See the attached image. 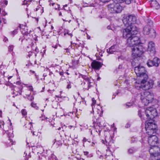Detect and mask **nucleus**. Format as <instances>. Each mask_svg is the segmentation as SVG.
I'll return each instance as SVG.
<instances>
[{"mask_svg": "<svg viewBox=\"0 0 160 160\" xmlns=\"http://www.w3.org/2000/svg\"><path fill=\"white\" fill-rule=\"evenodd\" d=\"M4 124V122H1L0 121V128H3Z\"/></svg>", "mask_w": 160, "mask_h": 160, "instance_id": "obj_32", "label": "nucleus"}, {"mask_svg": "<svg viewBox=\"0 0 160 160\" xmlns=\"http://www.w3.org/2000/svg\"><path fill=\"white\" fill-rule=\"evenodd\" d=\"M71 88V85L70 84H68L67 85V88L68 89L70 88Z\"/></svg>", "mask_w": 160, "mask_h": 160, "instance_id": "obj_42", "label": "nucleus"}, {"mask_svg": "<svg viewBox=\"0 0 160 160\" xmlns=\"http://www.w3.org/2000/svg\"><path fill=\"white\" fill-rule=\"evenodd\" d=\"M119 93H120V90H118L115 93H114V94H115L116 95L118 94Z\"/></svg>", "mask_w": 160, "mask_h": 160, "instance_id": "obj_46", "label": "nucleus"}, {"mask_svg": "<svg viewBox=\"0 0 160 160\" xmlns=\"http://www.w3.org/2000/svg\"><path fill=\"white\" fill-rule=\"evenodd\" d=\"M148 50V51H150V54L154 55L155 54L156 50L155 47L154 43L153 42L151 41L149 43Z\"/></svg>", "mask_w": 160, "mask_h": 160, "instance_id": "obj_11", "label": "nucleus"}, {"mask_svg": "<svg viewBox=\"0 0 160 160\" xmlns=\"http://www.w3.org/2000/svg\"><path fill=\"white\" fill-rule=\"evenodd\" d=\"M57 4L58 5V8H55V10L58 9V10L59 11V10H61V8H60V5L59 4Z\"/></svg>", "mask_w": 160, "mask_h": 160, "instance_id": "obj_40", "label": "nucleus"}, {"mask_svg": "<svg viewBox=\"0 0 160 160\" xmlns=\"http://www.w3.org/2000/svg\"><path fill=\"white\" fill-rule=\"evenodd\" d=\"M32 18H35L36 19V20L37 21V22H38V18H37L34 17H32Z\"/></svg>", "mask_w": 160, "mask_h": 160, "instance_id": "obj_57", "label": "nucleus"}, {"mask_svg": "<svg viewBox=\"0 0 160 160\" xmlns=\"http://www.w3.org/2000/svg\"><path fill=\"white\" fill-rule=\"evenodd\" d=\"M13 45H10V46L8 48V51L10 52H11L13 51Z\"/></svg>", "mask_w": 160, "mask_h": 160, "instance_id": "obj_28", "label": "nucleus"}, {"mask_svg": "<svg viewBox=\"0 0 160 160\" xmlns=\"http://www.w3.org/2000/svg\"><path fill=\"white\" fill-rule=\"evenodd\" d=\"M135 72L138 77L141 78L140 84L137 86L138 89H142L146 91L152 88L153 86L154 81L151 79H149L148 72L145 68L139 64L135 67Z\"/></svg>", "mask_w": 160, "mask_h": 160, "instance_id": "obj_3", "label": "nucleus"}, {"mask_svg": "<svg viewBox=\"0 0 160 160\" xmlns=\"http://www.w3.org/2000/svg\"><path fill=\"white\" fill-rule=\"evenodd\" d=\"M48 160H58L57 157L54 155L53 153H51V156L48 157Z\"/></svg>", "mask_w": 160, "mask_h": 160, "instance_id": "obj_17", "label": "nucleus"}, {"mask_svg": "<svg viewBox=\"0 0 160 160\" xmlns=\"http://www.w3.org/2000/svg\"><path fill=\"white\" fill-rule=\"evenodd\" d=\"M154 7L156 8L157 9H158L160 8V5L156 1H154Z\"/></svg>", "mask_w": 160, "mask_h": 160, "instance_id": "obj_19", "label": "nucleus"}, {"mask_svg": "<svg viewBox=\"0 0 160 160\" xmlns=\"http://www.w3.org/2000/svg\"><path fill=\"white\" fill-rule=\"evenodd\" d=\"M103 64L100 62L93 60L91 64V66L94 70H99L102 67Z\"/></svg>", "mask_w": 160, "mask_h": 160, "instance_id": "obj_10", "label": "nucleus"}, {"mask_svg": "<svg viewBox=\"0 0 160 160\" xmlns=\"http://www.w3.org/2000/svg\"><path fill=\"white\" fill-rule=\"evenodd\" d=\"M16 84H17V85H20V84H21V82L19 81H17L16 82Z\"/></svg>", "mask_w": 160, "mask_h": 160, "instance_id": "obj_54", "label": "nucleus"}, {"mask_svg": "<svg viewBox=\"0 0 160 160\" xmlns=\"http://www.w3.org/2000/svg\"><path fill=\"white\" fill-rule=\"evenodd\" d=\"M88 88H90L91 87H92V85H91L90 84L91 83V82H90V81H88Z\"/></svg>", "mask_w": 160, "mask_h": 160, "instance_id": "obj_41", "label": "nucleus"}, {"mask_svg": "<svg viewBox=\"0 0 160 160\" xmlns=\"http://www.w3.org/2000/svg\"><path fill=\"white\" fill-rule=\"evenodd\" d=\"M142 33L143 34L148 35L150 34V36L152 38H155L156 36V32L153 29H151L148 26H145L143 28Z\"/></svg>", "mask_w": 160, "mask_h": 160, "instance_id": "obj_8", "label": "nucleus"}, {"mask_svg": "<svg viewBox=\"0 0 160 160\" xmlns=\"http://www.w3.org/2000/svg\"><path fill=\"white\" fill-rule=\"evenodd\" d=\"M100 1L102 2L105 3L106 2H109L111 1H112V2H115L117 3H121L122 2H124V0H99Z\"/></svg>", "mask_w": 160, "mask_h": 160, "instance_id": "obj_16", "label": "nucleus"}, {"mask_svg": "<svg viewBox=\"0 0 160 160\" xmlns=\"http://www.w3.org/2000/svg\"><path fill=\"white\" fill-rule=\"evenodd\" d=\"M115 46L113 45L111 46L110 48H109V50H110V49H112L113 50H115Z\"/></svg>", "mask_w": 160, "mask_h": 160, "instance_id": "obj_34", "label": "nucleus"}, {"mask_svg": "<svg viewBox=\"0 0 160 160\" xmlns=\"http://www.w3.org/2000/svg\"><path fill=\"white\" fill-rule=\"evenodd\" d=\"M158 114L157 109L151 107H148L146 109H140L138 111V115L141 120H146L145 129L149 134L157 129V125L154 122L153 119L158 116Z\"/></svg>", "mask_w": 160, "mask_h": 160, "instance_id": "obj_2", "label": "nucleus"}, {"mask_svg": "<svg viewBox=\"0 0 160 160\" xmlns=\"http://www.w3.org/2000/svg\"><path fill=\"white\" fill-rule=\"evenodd\" d=\"M30 65L32 66V64L30 62V61H29L28 64H27L26 65V66H30Z\"/></svg>", "mask_w": 160, "mask_h": 160, "instance_id": "obj_38", "label": "nucleus"}, {"mask_svg": "<svg viewBox=\"0 0 160 160\" xmlns=\"http://www.w3.org/2000/svg\"><path fill=\"white\" fill-rule=\"evenodd\" d=\"M115 97H116V95L115 94H113L112 95V99H113L114 98H115Z\"/></svg>", "mask_w": 160, "mask_h": 160, "instance_id": "obj_63", "label": "nucleus"}, {"mask_svg": "<svg viewBox=\"0 0 160 160\" xmlns=\"http://www.w3.org/2000/svg\"><path fill=\"white\" fill-rule=\"evenodd\" d=\"M93 156V155L92 154H88V156H87V157L88 158H91Z\"/></svg>", "mask_w": 160, "mask_h": 160, "instance_id": "obj_51", "label": "nucleus"}, {"mask_svg": "<svg viewBox=\"0 0 160 160\" xmlns=\"http://www.w3.org/2000/svg\"><path fill=\"white\" fill-rule=\"evenodd\" d=\"M11 84H12V83H11L10 82H9V81H8V82H7L6 84L5 85L7 86H9L11 88L12 85H11Z\"/></svg>", "mask_w": 160, "mask_h": 160, "instance_id": "obj_31", "label": "nucleus"}, {"mask_svg": "<svg viewBox=\"0 0 160 160\" xmlns=\"http://www.w3.org/2000/svg\"><path fill=\"white\" fill-rule=\"evenodd\" d=\"M35 51L37 53H38L39 52V50L38 47H36L35 48Z\"/></svg>", "mask_w": 160, "mask_h": 160, "instance_id": "obj_50", "label": "nucleus"}, {"mask_svg": "<svg viewBox=\"0 0 160 160\" xmlns=\"http://www.w3.org/2000/svg\"><path fill=\"white\" fill-rule=\"evenodd\" d=\"M97 59L98 60L103 61L102 59L99 57H97Z\"/></svg>", "mask_w": 160, "mask_h": 160, "instance_id": "obj_47", "label": "nucleus"}, {"mask_svg": "<svg viewBox=\"0 0 160 160\" xmlns=\"http://www.w3.org/2000/svg\"><path fill=\"white\" fill-rule=\"evenodd\" d=\"M149 152L150 154L149 160L160 157V148L158 146H150Z\"/></svg>", "mask_w": 160, "mask_h": 160, "instance_id": "obj_6", "label": "nucleus"}, {"mask_svg": "<svg viewBox=\"0 0 160 160\" xmlns=\"http://www.w3.org/2000/svg\"><path fill=\"white\" fill-rule=\"evenodd\" d=\"M129 20L131 22L130 24L132 25L136 23L137 18L135 15L132 14H128Z\"/></svg>", "mask_w": 160, "mask_h": 160, "instance_id": "obj_13", "label": "nucleus"}, {"mask_svg": "<svg viewBox=\"0 0 160 160\" xmlns=\"http://www.w3.org/2000/svg\"><path fill=\"white\" fill-rule=\"evenodd\" d=\"M113 137H112L111 140L108 142H107L106 140H105V141H104L103 140H102L103 143L105 144L107 146H108V148H112L111 144H113L114 143V141L113 139Z\"/></svg>", "mask_w": 160, "mask_h": 160, "instance_id": "obj_14", "label": "nucleus"}, {"mask_svg": "<svg viewBox=\"0 0 160 160\" xmlns=\"http://www.w3.org/2000/svg\"><path fill=\"white\" fill-rule=\"evenodd\" d=\"M102 107H101V110H102L101 111L99 109H98L97 113L98 114H99V116L100 117H102V116L103 110H102Z\"/></svg>", "mask_w": 160, "mask_h": 160, "instance_id": "obj_23", "label": "nucleus"}, {"mask_svg": "<svg viewBox=\"0 0 160 160\" xmlns=\"http://www.w3.org/2000/svg\"><path fill=\"white\" fill-rule=\"evenodd\" d=\"M157 129L155 132H152L150 134L147 133L148 135H149L148 138V142L151 146H156V145L159 143V141L158 138L155 135H153L154 133H155L158 130V127Z\"/></svg>", "mask_w": 160, "mask_h": 160, "instance_id": "obj_7", "label": "nucleus"}, {"mask_svg": "<svg viewBox=\"0 0 160 160\" xmlns=\"http://www.w3.org/2000/svg\"><path fill=\"white\" fill-rule=\"evenodd\" d=\"M133 24L123 29V37L127 39V46L132 47V58L130 61L133 66H135L136 63L142 58V54L144 52L145 48L142 45L140 38L136 35L138 33V28Z\"/></svg>", "mask_w": 160, "mask_h": 160, "instance_id": "obj_1", "label": "nucleus"}, {"mask_svg": "<svg viewBox=\"0 0 160 160\" xmlns=\"http://www.w3.org/2000/svg\"><path fill=\"white\" fill-rule=\"evenodd\" d=\"M18 29H15V30H14V31H13L12 32V34L14 35L16 34H17L18 32Z\"/></svg>", "mask_w": 160, "mask_h": 160, "instance_id": "obj_35", "label": "nucleus"}, {"mask_svg": "<svg viewBox=\"0 0 160 160\" xmlns=\"http://www.w3.org/2000/svg\"><path fill=\"white\" fill-rule=\"evenodd\" d=\"M86 4H88V6H93V5H94V4L93 3H91V4H88V3H85Z\"/></svg>", "mask_w": 160, "mask_h": 160, "instance_id": "obj_52", "label": "nucleus"}, {"mask_svg": "<svg viewBox=\"0 0 160 160\" xmlns=\"http://www.w3.org/2000/svg\"><path fill=\"white\" fill-rule=\"evenodd\" d=\"M128 16V14L124 15V16L122 18L123 22L126 27L131 25L130 24L131 22L129 20Z\"/></svg>", "mask_w": 160, "mask_h": 160, "instance_id": "obj_12", "label": "nucleus"}, {"mask_svg": "<svg viewBox=\"0 0 160 160\" xmlns=\"http://www.w3.org/2000/svg\"><path fill=\"white\" fill-rule=\"evenodd\" d=\"M86 34H87V38L88 39H90L91 37L90 36H89L86 32Z\"/></svg>", "mask_w": 160, "mask_h": 160, "instance_id": "obj_55", "label": "nucleus"}, {"mask_svg": "<svg viewBox=\"0 0 160 160\" xmlns=\"http://www.w3.org/2000/svg\"><path fill=\"white\" fill-rule=\"evenodd\" d=\"M138 140L136 137H132L131 138V142L132 143H134L136 142Z\"/></svg>", "mask_w": 160, "mask_h": 160, "instance_id": "obj_26", "label": "nucleus"}, {"mask_svg": "<svg viewBox=\"0 0 160 160\" xmlns=\"http://www.w3.org/2000/svg\"><path fill=\"white\" fill-rule=\"evenodd\" d=\"M2 12H4V13L3 14V16H5L7 14V13L5 11H3Z\"/></svg>", "mask_w": 160, "mask_h": 160, "instance_id": "obj_60", "label": "nucleus"}, {"mask_svg": "<svg viewBox=\"0 0 160 160\" xmlns=\"http://www.w3.org/2000/svg\"><path fill=\"white\" fill-rule=\"evenodd\" d=\"M28 88L29 90H30L32 91H33V88L32 86H28Z\"/></svg>", "mask_w": 160, "mask_h": 160, "instance_id": "obj_33", "label": "nucleus"}, {"mask_svg": "<svg viewBox=\"0 0 160 160\" xmlns=\"http://www.w3.org/2000/svg\"><path fill=\"white\" fill-rule=\"evenodd\" d=\"M108 7L111 12L113 13H120L123 8L120 3L115 2H112V3L109 4Z\"/></svg>", "mask_w": 160, "mask_h": 160, "instance_id": "obj_5", "label": "nucleus"}, {"mask_svg": "<svg viewBox=\"0 0 160 160\" xmlns=\"http://www.w3.org/2000/svg\"><path fill=\"white\" fill-rule=\"evenodd\" d=\"M8 138H9V140L10 142H12V140L11 138H13V135L12 133H11V134H10L9 133H8Z\"/></svg>", "mask_w": 160, "mask_h": 160, "instance_id": "obj_24", "label": "nucleus"}, {"mask_svg": "<svg viewBox=\"0 0 160 160\" xmlns=\"http://www.w3.org/2000/svg\"><path fill=\"white\" fill-rule=\"evenodd\" d=\"M87 141V139L85 138H84L83 140H82V142H83V146H84V142H86Z\"/></svg>", "mask_w": 160, "mask_h": 160, "instance_id": "obj_37", "label": "nucleus"}, {"mask_svg": "<svg viewBox=\"0 0 160 160\" xmlns=\"http://www.w3.org/2000/svg\"><path fill=\"white\" fill-rule=\"evenodd\" d=\"M96 122L97 123V125H98L99 127L102 126L100 122H99V119L98 118L96 119Z\"/></svg>", "mask_w": 160, "mask_h": 160, "instance_id": "obj_29", "label": "nucleus"}, {"mask_svg": "<svg viewBox=\"0 0 160 160\" xmlns=\"http://www.w3.org/2000/svg\"><path fill=\"white\" fill-rule=\"evenodd\" d=\"M80 75L81 76L82 78L84 80L87 81H90V79L86 75H83L81 74H80Z\"/></svg>", "mask_w": 160, "mask_h": 160, "instance_id": "obj_20", "label": "nucleus"}, {"mask_svg": "<svg viewBox=\"0 0 160 160\" xmlns=\"http://www.w3.org/2000/svg\"><path fill=\"white\" fill-rule=\"evenodd\" d=\"M69 31L68 30L65 29H64V32H66L67 33V34H69V33L68 32Z\"/></svg>", "mask_w": 160, "mask_h": 160, "instance_id": "obj_49", "label": "nucleus"}, {"mask_svg": "<svg viewBox=\"0 0 160 160\" xmlns=\"http://www.w3.org/2000/svg\"><path fill=\"white\" fill-rule=\"evenodd\" d=\"M107 28L108 29H109V30H110V29H111V27L109 25V26H108L107 27Z\"/></svg>", "mask_w": 160, "mask_h": 160, "instance_id": "obj_58", "label": "nucleus"}, {"mask_svg": "<svg viewBox=\"0 0 160 160\" xmlns=\"http://www.w3.org/2000/svg\"><path fill=\"white\" fill-rule=\"evenodd\" d=\"M27 98L28 99V100H30L31 101H32L34 99V97L32 96L30 98Z\"/></svg>", "mask_w": 160, "mask_h": 160, "instance_id": "obj_36", "label": "nucleus"}, {"mask_svg": "<svg viewBox=\"0 0 160 160\" xmlns=\"http://www.w3.org/2000/svg\"><path fill=\"white\" fill-rule=\"evenodd\" d=\"M130 127V124L128 123H127V124L125 126L126 128H128Z\"/></svg>", "mask_w": 160, "mask_h": 160, "instance_id": "obj_43", "label": "nucleus"}, {"mask_svg": "<svg viewBox=\"0 0 160 160\" xmlns=\"http://www.w3.org/2000/svg\"><path fill=\"white\" fill-rule=\"evenodd\" d=\"M30 71L32 72L33 73V74H35V75L36 76V78H38V77H37V75H36L35 73V72L33 71H32V70H30Z\"/></svg>", "mask_w": 160, "mask_h": 160, "instance_id": "obj_45", "label": "nucleus"}, {"mask_svg": "<svg viewBox=\"0 0 160 160\" xmlns=\"http://www.w3.org/2000/svg\"><path fill=\"white\" fill-rule=\"evenodd\" d=\"M22 114L23 116H25L27 114V112L25 109H22L21 110Z\"/></svg>", "mask_w": 160, "mask_h": 160, "instance_id": "obj_25", "label": "nucleus"}, {"mask_svg": "<svg viewBox=\"0 0 160 160\" xmlns=\"http://www.w3.org/2000/svg\"><path fill=\"white\" fill-rule=\"evenodd\" d=\"M136 150L133 147H132L128 149V154H132L136 152Z\"/></svg>", "mask_w": 160, "mask_h": 160, "instance_id": "obj_18", "label": "nucleus"}, {"mask_svg": "<svg viewBox=\"0 0 160 160\" xmlns=\"http://www.w3.org/2000/svg\"><path fill=\"white\" fill-rule=\"evenodd\" d=\"M132 0H124V2H125V3L128 4H130L131 3V1Z\"/></svg>", "mask_w": 160, "mask_h": 160, "instance_id": "obj_30", "label": "nucleus"}, {"mask_svg": "<svg viewBox=\"0 0 160 160\" xmlns=\"http://www.w3.org/2000/svg\"><path fill=\"white\" fill-rule=\"evenodd\" d=\"M83 42V43L81 45V47L82 48H83L84 47V44H85L84 42L83 41L82 42Z\"/></svg>", "mask_w": 160, "mask_h": 160, "instance_id": "obj_53", "label": "nucleus"}, {"mask_svg": "<svg viewBox=\"0 0 160 160\" xmlns=\"http://www.w3.org/2000/svg\"><path fill=\"white\" fill-rule=\"evenodd\" d=\"M144 97L141 98L142 103L144 106H147L150 103L152 104V106L154 105V102L158 100L154 99V97L150 92H144Z\"/></svg>", "mask_w": 160, "mask_h": 160, "instance_id": "obj_4", "label": "nucleus"}, {"mask_svg": "<svg viewBox=\"0 0 160 160\" xmlns=\"http://www.w3.org/2000/svg\"><path fill=\"white\" fill-rule=\"evenodd\" d=\"M28 34V31H25L24 33L23 32V34L25 36H27Z\"/></svg>", "mask_w": 160, "mask_h": 160, "instance_id": "obj_44", "label": "nucleus"}, {"mask_svg": "<svg viewBox=\"0 0 160 160\" xmlns=\"http://www.w3.org/2000/svg\"><path fill=\"white\" fill-rule=\"evenodd\" d=\"M158 86L160 87V80L158 81Z\"/></svg>", "mask_w": 160, "mask_h": 160, "instance_id": "obj_61", "label": "nucleus"}, {"mask_svg": "<svg viewBox=\"0 0 160 160\" xmlns=\"http://www.w3.org/2000/svg\"><path fill=\"white\" fill-rule=\"evenodd\" d=\"M63 73H63V72H59V74H60V75H61V76H62V75H63Z\"/></svg>", "mask_w": 160, "mask_h": 160, "instance_id": "obj_64", "label": "nucleus"}, {"mask_svg": "<svg viewBox=\"0 0 160 160\" xmlns=\"http://www.w3.org/2000/svg\"><path fill=\"white\" fill-rule=\"evenodd\" d=\"M107 51L108 53L110 54H113L114 53V52H115V50H113L112 49H110V50H109V48L107 49Z\"/></svg>", "mask_w": 160, "mask_h": 160, "instance_id": "obj_27", "label": "nucleus"}, {"mask_svg": "<svg viewBox=\"0 0 160 160\" xmlns=\"http://www.w3.org/2000/svg\"><path fill=\"white\" fill-rule=\"evenodd\" d=\"M83 153L84 154V155L85 156H88V154H89V152L87 151H84Z\"/></svg>", "mask_w": 160, "mask_h": 160, "instance_id": "obj_39", "label": "nucleus"}, {"mask_svg": "<svg viewBox=\"0 0 160 160\" xmlns=\"http://www.w3.org/2000/svg\"><path fill=\"white\" fill-rule=\"evenodd\" d=\"M57 143L58 144V146H61L62 145V143L60 141H58Z\"/></svg>", "mask_w": 160, "mask_h": 160, "instance_id": "obj_48", "label": "nucleus"}, {"mask_svg": "<svg viewBox=\"0 0 160 160\" xmlns=\"http://www.w3.org/2000/svg\"><path fill=\"white\" fill-rule=\"evenodd\" d=\"M92 103L91 104V106H92V108L93 109V106H94V107H95V105L96 103V101L95 100L94 98H92Z\"/></svg>", "mask_w": 160, "mask_h": 160, "instance_id": "obj_22", "label": "nucleus"}, {"mask_svg": "<svg viewBox=\"0 0 160 160\" xmlns=\"http://www.w3.org/2000/svg\"><path fill=\"white\" fill-rule=\"evenodd\" d=\"M144 20L145 22L147 23V24L146 26H148V27H150L151 28L153 27V22L148 17H147L146 18L144 19Z\"/></svg>", "mask_w": 160, "mask_h": 160, "instance_id": "obj_15", "label": "nucleus"}, {"mask_svg": "<svg viewBox=\"0 0 160 160\" xmlns=\"http://www.w3.org/2000/svg\"><path fill=\"white\" fill-rule=\"evenodd\" d=\"M160 63V60L157 57L154 58L152 60H149L147 62V64L149 67L155 66L158 67Z\"/></svg>", "mask_w": 160, "mask_h": 160, "instance_id": "obj_9", "label": "nucleus"}, {"mask_svg": "<svg viewBox=\"0 0 160 160\" xmlns=\"http://www.w3.org/2000/svg\"><path fill=\"white\" fill-rule=\"evenodd\" d=\"M11 85H12L11 88H14L15 87H16V86L12 84H11Z\"/></svg>", "mask_w": 160, "mask_h": 160, "instance_id": "obj_59", "label": "nucleus"}, {"mask_svg": "<svg viewBox=\"0 0 160 160\" xmlns=\"http://www.w3.org/2000/svg\"><path fill=\"white\" fill-rule=\"evenodd\" d=\"M36 147L37 148H42V146L41 145H37Z\"/></svg>", "mask_w": 160, "mask_h": 160, "instance_id": "obj_62", "label": "nucleus"}, {"mask_svg": "<svg viewBox=\"0 0 160 160\" xmlns=\"http://www.w3.org/2000/svg\"><path fill=\"white\" fill-rule=\"evenodd\" d=\"M31 105L32 107L34 108L36 110H38L39 108L36 105V103H34L33 102H32L31 103Z\"/></svg>", "mask_w": 160, "mask_h": 160, "instance_id": "obj_21", "label": "nucleus"}, {"mask_svg": "<svg viewBox=\"0 0 160 160\" xmlns=\"http://www.w3.org/2000/svg\"><path fill=\"white\" fill-rule=\"evenodd\" d=\"M8 3V1L7 0H4V4H5L6 5H7Z\"/></svg>", "mask_w": 160, "mask_h": 160, "instance_id": "obj_56", "label": "nucleus"}]
</instances>
